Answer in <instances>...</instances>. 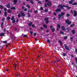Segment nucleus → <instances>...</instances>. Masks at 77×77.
Returning <instances> with one entry per match:
<instances>
[{"label": "nucleus", "instance_id": "09e8293b", "mask_svg": "<svg viewBox=\"0 0 77 77\" xmlns=\"http://www.w3.org/2000/svg\"><path fill=\"white\" fill-rule=\"evenodd\" d=\"M36 33H34L33 34L34 36H36Z\"/></svg>", "mask_w": 77, "mask_h": 77}, {"label": "nucleus", "instance_id": "ea45409f", "mask_svg": "<svg viewBox=\"0 0 77 77\" xmlns=\"http://www.w3.org/2000/svg\"><path fill=\"white\" fill-rule=\"evenodd\" d=\"M69 14H68L66 15L67 17H69Z\"/></svg>", "mask_w": 77, "mask_h": 77}, {"label": "nucleus", "instance_id": "f3484780", "mask_svg": "<svg viewBox=\"0 0 77 77\" xmlns=\"http://www.w3.org/2000/svg\"><path fill=\"white\" fill-rule=\"evenodd\" d=\"M77 3L76 2H75L72 4V5H77Z\"/></svg>", "mask_w": 77, "mask_h": 77}, {"label": "nucleus", "instance_id": "412c9836", "mask_svg": "<svg viewBox=\"0 0 77 77\" xmlns=\"http://www.w3.org/2000/svg\"><path fill=\"white\" fill-rule=\"evenodd\" d=\"M74 24H72V25H71L70 26L71 27H74Z\"/></svg>", "mask_w": 77, "mask_h": 77}, {"label": "nucleus", "instance_id": "dca6fc26", "mask_svg": "<svg viewBox=\"0 0 77 77\" xmlns=\"http://www.w3.org/2000/svg\"><path fill=\"white\" fill-rule=\"evenodd\" d=\"M17 2V0H14V5H15V3H16V2Z\"/></svg>", "mask_w": 77, "mask_h": 77}, {"label": "nucleus", "instance_id": "774afa93", "mask_svg": "<svg viewBox=\"0 0 77 77\" xmlns=\"http://www.w3.org/2000/svg\"><path fill=\"white\" fill-rule=\"evenodd\" d=\"M72 65H74V63H72Z\"/></svg>", "mask_w": 77, "mask_h": 77}, {"label": "nucleus", "instance_id": "f704fd0d", "mask_svg": "<svg viewBox=\"0 0 77 77\" xmlns=\"http://www.w3.org/2000/svg\"><path fill=\"white\" fill-rule=\"evenodd\" d=\"M55 29H52V32H54V31H55Z\"/></svg>", "mask_w": 77, "mask_h": 77}, {"label": "nucleus", "instance_id": "680f3d73", "mask_svg": "<svg viewBox=\"0 0 77 77\" xmlns=\"http://www.w3.org/2000/svg\"><path fill=\"white\" fill-rule=\"evenodd\" d=\"M75 51L77 53V49H75Z\"/></svg>", "mask_w": 77, "mask_h": 77}, {"label": "nucleus", "instance_id": "b1692460", "mask_svg": "<svg viewBox=\"0 0 77 77\" xmlns=\"http://www.w3.org/2000/svg\"><path fill=\"white\" fill-rule=\"evenodd\" d=\"M60 33L62 35H64V33L63 32H60Z\"/></svg>", "mask_w": 77, "mask_h": 77}, {"label": "nucleus", "instance_id": "cd10ccee", "mask_svg": "<svg viewBox=\"0 0 77 77\" xmlns=\"http://www.w3.org/2000/svg\"><path fill=\"white\" fill-rule=\"evenodd\" d=\"M0 8L1 9H3V6L1 5H0Z\"/></svg>", "mask_w": 77, "mask_h": 77}, {"label": "nucleus", "instance_id": "79ce46f5", "mask_svg": "<svg viewBox=\"0 0 77 77\" xmlns=\"http://www.w3.org/2000/svg\"><path fill=\"white\" fill-rule=\"evenodd\" d=\"M32 11V10H30L29 11H28V12L29 13V12H31Z\"/></svg>", "mask_w": 77, "mask_h": 77}, {"label": "nucleus", "instance_id": "3c124183", "mask_svg": "<svg viewBox=\"0 0 77 77\" xmlns=\"http://www.w3.org/2000/svg\"><path fill=\"white\" fill-rule=\"evenodd\" d=\"M18 17H21V15L19 14L18 15Z\"/></svg>", "mask_w": 77, "mask_h": 77}, {"label": "nucleus", "instance_id": "4468645a", "mask_svg": "<svg viewBox=\"0 0 77 77\" xmlns=\"http://www.w3.org/2000/svg\"><path fill=\"white\" fill-rule=\"evenodd\" d=\"M17 64H14V68H16L17 67Z\"/></svg>", "mask_w": 77, "mask_h": 77}, {"label": "nucleus", "instance_id": "a19ab883", "mask_svg": "<svg viewBox=\"0 0 77 77\" xmlns=\"http://www.w3.org/2000/svg\"><path fill=\"white\" fill-rule=\"evenodd\" d=\"M7 10V9H6V8H5L4 9V11H6V10Z\"/></svg>", "mask_w": 77, "mask_h": 77}, {"label": "nucleus", "instance_id": "69168bd1", "mask_svg": "<svg viewBox=\"0 0 77 77\" xmlns=\"http://www.w3.org/2000/svg\"><path fill=\"white\" fill-rule=\"evenodd\" d=\"M71 57H73L74 56H73V55H71Z\"/></svg>", "mask_w": 77, "mask_h": 77}, {"label": "nucleus", "instance_id": "2f4dec72", "mask_svg": "<svg viewBox=\"0 0 77 77\" xmlns=\"http://www.w3.org/2000/svg\"><path fill=\"white\" fill-rule=\"evenodd\" d=\"M15 75H16V76H18V77H20V75H18V74H15Z\"/></svg>", "mask_w": 77, "mask_h": 77}, {"label": "nucleus", "instance_id": "8fccbe9b", "mask_svg": "<svg viewBox=\"0 0 77 77\" xmlns=\"http://www.w3.org/2000/svg\"><path fill=\"white\" fill-rule=\"evenodd\" d=\"M27 8H25V9H24V11H27Z\"/></svg>", "mask_w": 77, "mask_h": 77}, {"label": "nucleus", "instance_id": "6ab92c4d", "mask_svg": "<svg viewBox=\"0 0 77 77\" xmlns=\"http://www.w3.org/2000/svg\"><path fill=\"white\" fill-rule=\"evenodd\" d=\"M8 13H11V10H8Z\"/></svg>", "mask_w": 77, "mask_h": 77}, {"label": "nucleus", "instance_id": "0eeeda50", "mask_svg": "<svg viewBox=\"0 0 77 77\" xmlns=\"http://www.w3.org/2000/svg\"><path fill=\"white\" fill-rule=\"evenodd\" d=\"M51 5V2H49L48 4V6H50Z\"/></svg>", "mask_w": 77, "mask_h": 77}, {"label": "nucleus", "instance_id": "7c9ffc66", "mask_svg": "<svg viewBox=\"0 0 77 77\" xmlns=\"http://www.w3.org/2000/svg\"><path fill=\"white\" fill-rule=\"evenodd\" d=\"M26 6H27V8H30V6H29V5H27Z\"/></svg>", "mask_w": 77, "mask_h": 77}, {"label": "nucleus", "instance_id": "393cba45", "mask_svg": "<svg viewBox=\"0 0 77 77\" xmlns=\"http://www.w3.org/2000/svg\"><path fill=\"white\" fill-rule=\"evenodd\" d=\"M4 15L5 17H6V15H7V13H6V12H5Z\"/></svg>", "mask_w": 77, "mask_h": 77}, {"label": "nucleus", "instance_id": "c756f323", "mask_svg": "<svg viewBox=\"0 0 77 77\" xmlns=\"http://www.w3.org/2000/svg\"><path fill=\"white\" fill-rule=\"evenodd\" d=\"M15 23V20H13V23Z\"/></svg>", "mask_w": 77, "mask_h": 77}, {"label": "nucleus", "instance_id": "423d86ee", "mask_svg": "<svg viewBox=\"0 0 77 77\" xmlns=\"http://www.w3.org/2000/svg\"><path fill=\"white\" fill-rule=\"evenodd\" d=\"M61 11V9H60H60H57L56 10L55 12H60Z\"/></svg>", "mask_w": 77, "mask_h": 77}, {"label": "nucleus", "instance_id": "864d4df0", "mask_svg": "<svg viewBox=\"0 0 77 77\" xmlns=\"http://www.w3.org/2000/svg\"><path fill=\"white\" fill-rule=\"evenodd\" d=\"M41 10H42L43 9V8L42 7H41L40 8Z\"/></svg>", "mask_w": 77, "mask_h": 77}, {"label": "nucleus", "instance_id": "f257e3e1", "mask_svg": "<svg viewBox=\"0 0 77 77\" xmlns=\"http://www.w3.org/2000/svg\"><path fill=\"white\" fill-rule=\"evenodd\" d=\"M63 7H66V8H67V9H71V7H69L68 6H65V5H63V6H62V5H58V8H61V9H63Z\"/></svg>", "mask_w": 77, "mask_h": 77}, {"label": "nucleus", "instance_id": "13d9d810", "mask_svg": "<svg viewBox=\"0 0 77 77\" xmlns=\"http://www.w3.org/2000/svg\"><path fill=\"white\" fill-rule=\"evenodd\" d=\"M70 39H71V41H72V37H71Z\"/></svg>", "mask_w": 77, "mask_h": 77}, {"label": "nucleus", "instance_id": "473e14b6", "mask_svg": "<svg viewBox=\"0 0 77 77\" xmlns=\"http://www.w3.org/2000/svg\"><path fill=\"white\" fill-rule=\"evenodd\" d=\"M3 43H4V44H6V43H7V42H6V41H4L3 42Z\"/></svg>", "mask_w": 77, "mask_h": 77}, {"label": "nucleus", "instance_id": "72a5a7b5", "mask_svg": "<svg viewBox=\"0 0 77 77\" xmlns=\"http://www.w3.org/2000/svg\"><path fill=\"white\" fill-rule=\"evenodd\" d=\"M30 2H31V3H32V4H33V1L31 0L30 1Z\"/></svg>", "mask_w": 77, "mask_h": 77}, {"label": "nucleus", "instance_id": "c9c22d12", "mask_svg": "<svg viewBox=\"0 0 77 77\" xmlns=\"http://www.w3.org/2000/svg\"><path fill=\"white\" fill-rule=\"evenodd\" d=\"M10 19H11V17H7V19L8 20H10Z\"/></svg>", "mask_w": 77, "mask_h": 77}, {"label": "nucleus", "instance_id": "338daca9", "mask_svg": "<svg viewBox=\"0 0 77 77\" xmlns=\"http://www.w3.org/2000/svg\"><path fill=\"white\" fill-rule=\"evenodd\" d=\"M50 27H51V28H53V26H51Z\"/></svg>", "mask_w": 77, "mask_h": 77}, {"label": "nucleus", "instance_id": "e433bc0d", "mask_svg": "<svg viewBox=\"0 0 77 77\" xmlns=\"http://www.w3.org/2000/svg\"><path fill=\"white\" fill-rule=\"evenodd\" d=\"M72 32L73 33H75V31L74 30H72Z\"/></svg>", "mask_w": 77, "mask_h": 77}, {"label": "nucleus", "instance_id": "603ef678", "mask_svg": "<svg viewBox=\"0 0 77 77\" xmlns=\"http://www.w3.org/2000/svg\"><path fill=\"white\" fill-rule=\"evenodd\" d=\"M71 12L72 14H73V12H72V11H71Z\"/></svg>", "mask_w": 77, "mask_h": 77}, {"label": "nucleus", "instance_id": "c03bdc74", "mask_svg": "<svg viewBox=\"0 0 77 77\" xmlns=\"http://www.w3.org/2000/svg\"><path fill=\"white\" fill-rule=\"evenodd\" d=\"M75 60L76 62L77 63V58H75Z\"/></svg>", "mask_w": 77, "mask_h": 77}, {"label": "nucleus", "instance_id": "9b49d317", "mask_svg": "<svg viewBox=\"0 0 77 77\" xmlns=\"http://www.w3.org/2000/svg\"><path fill=\"white\" fill-rule=\"evenodd\" d=\"M61 29L63 30H65V27L63 26H62L61 27Z\"/></svg>", "mask_w": 77, "mask_h": 77}, {"label": "nucleus", "instance_id": "1a4fd4ad", "mask_svg": "<svg viewBox=\"0 0 77 77\" xmlns=\"http://www.w3.org/2000/svg\"><path fill=\"white\" fill-rule=\"evenodd\" d=\"M20 14H21V16L24 17L25 15V14H24V13H23L22 11L21 12Z\"/></svg>", "mask_w": 77, "mask_h": 77}, {"label": "nucleus", "instance_id": "bf43d9fd", "mask_svg": "<svg viewBox=\"0 0 77 77\" xmlns=\"http://www.w3.org/2000/svg\"><path fill=\"white\" fill-rule=\"evenodd\" d=\"M40 29H41L42 30H43V28H42V27H40Z\"/></svg>", "mask_w": 77, "mask_h": 77}, {"label": "nucleus", "instance_id": "4c0bfd02", "mask_svg": "<svg viewBox=\"0 0 77 77\" xmlns=\"http://www.w3.org/2000/svg\"><path fill=\"white\" fill-rule=\"evenodd\" d=\"M67 39V36H65L64 38V39Z\"/></svg>", "mask_w": 77, "mask_h": 77}, {"label": "nucleus", "instance_id": "bb28decb", "mask_svg": "<svg viewBox=\"0 0 77 77\" xmlns=\"http://www.w3.org/2000/svg\"><path fill=\"white\" fill-rule=\"evenodd\" d=\"M32 27H34V28H35V26L34 25H32Z\"/></svg>", "mask_w": 77, "mask_h": 77}, {"label": "nucleus", "instance_id": "20e7f679", "mask_svg": "<svg viewBox=\"0 0 77 77\" xmlns=\"http://www.w3.org/2000/svg\"><path fill=\"white\" fill-rule=\"evenodd\" d=\"M48 17L45 18V21H46V23L47 24H48Z\"/></svg>", "mask_w": 77, "mask_h": 77}, {"label": "nucleus", "instance_id": "f03ea898", "mask_svg": "<svg viewBox=\"0 0 77 77\" xmlns=\"http://www.w3.org/2000/svg\"><path fill=\"white\" fill-rule=\"evenodd\" d=\"M66 23H67V24H69V25H70V24H71V22L69 21L68 20H66Z\"/></svg>", "mask_w": 77, "mask_h": 77}, {"label": "nucleus", "instance_id": "6e6d98bb", "mask_svg": "<svg viewBox=\"0 0 77 77\" xmlns=\"http://www.w3.org/2000/svg\"><path fill=\"white\" fill-rule=\"evenodd\" d=\"M54 15H56V13H54Z\"/></svg>", "mask_w": 77, "mask_h": 77}, {"label": "nucleus", "instance_id": "5fc2aeb1", "mask_svg": "<svg viewBox=\"0 0 77 77\" xmlns=\"http://www.w3.org/2000/svg\"><path fill=\"white\" fill-rule=\"evenodd\" d=\"M47 42H50V40H47Z\"/></svg>", "mask_w": 77, "mask_h": 77}, {"label": "nucleus", "instance_id": "39448f33", "mask_svg": "<svg viewBox=\"0 0 77 77\" xmlns=\"http://www.w3.org/2000/svg\"><path fill=\"white\" fill-rule=\"evenodd\" d=\"M73 12H74V17H76L77 16V12L75 11L74 10L73 11Z\"/></svg>", "mask_w": 77, "mask_h": 77}, {"label": "nucleus", "instance_id": "e2e57ef3", "mask_svg": "<svg viewBox=\"0 0 77 77\" xmlns=\"http://www.w3.org/2000/svg\"><path fill=\"white\" fill-rule=\"evenodd\" d=\"M63 56H65V54H63Z\"/></svg>", "mask_w": 77, "mask_h": 77}, {"label": "nucleus", "instance_id": "6e6552de", "mask_svg": "<svg viewBox=\"0 0 77 77\" xmlns=\"http://www.w3.org/2000/svg\"><path fill=\"white\" fill-rule=\"evenodd\" d=\"M74 2V0H71V1L69 2V4H72V2Z\"/></svg>", "mask_w": 77, "mask_h": 77}, {"label": "nucleus", "instance_id": "7ed1b4c3", "mask_svg": "<svg viewBox=\"0 0 77 77\" xmlns=\"http://www.w3.org/2000/svg\"><path fill=\"white\" fill-rule=\"evenodd\" d=\"M63 15H64V13L62 12L61 14L58 15L59 18H60V17H61V16H63Z\"/></svg>", "mask_w": 77, "mask_h": 77}, {"label": "nucleus", "instance_id": "a211bd4d", "mask_svg": "<svg viewBox=\"0 0 77 77\" xmlns=\"http://www.w3.org/2000/svg\"><path fill=\"white\" fill-rule=\"evenodd\" d=\"M43 26L45 28H47V25H43Z\"/></svg>", "mask_w": 77, "mask_h": 77}, {"label": "nucleus", "instance_id": "37998d69", "mask_svg": "<svg viewBox=\"0 0 77 77\" xmlns=\"http://www.w3.org/2000/svg\"><path fill=\"white\" fill-rule=\"evenodd\" d=\"M38 11H35L34 13H37Z\"/></svg>", "mask_w": 77, "mask_h": 77}, {"label": "nucleus", "instance_id": "aec40b11", "mask_svg": "<svg viewBox=\"0 0 77 77\" xmlns=\"http://www.w3.org/2000/svg\"><path fill=\"white\" fill-rule=\"evenodd\" d=\"M11 20H14V17L13 16V17H12V18H11Z\"/></svg>", "mask_w": 77, "mask_h": 77}, {"label": "nucleus", "instance_id": "58836bf2", "mask_svg": "<svg viewBox=\"0 0 77 77\" xmlns=\"http://www.w3.org/2000/svg\"><path fill=\"white\" fill-rule=\"evenodd\" d=\"M24 37H27V36L26 35H23Z\"/></svg>", "mask_w": 77, "mask_h": 77}, {"label": "nucleus", "instance_id": "ddd939ff", "mask_svg": "<svg viewBox=\"0 0 77 77\" xmlns=\"http://www.w3.org/2000/svg\"><path fill=\"white\" fill-rule=\"evenodd\" d=\"M5 35V33H2L0 35V36H3V35Z\"/></svg>", "mask_w": 77, "mask_h": 77}, {"label": "nucleus", "instance_id": "2eb2a0df", "mask_svg": "<svg viewBox=\"0 0 77 77\" xmlns=\"http://www.w3.org/2000/svg\"><path fill=\"white\" fill-rule=\"evenodd\" d=\"M6 7H7L8 8H10V5L9 4L8 5H6Z\"/></svg>", "mask_w": 77, "mask_h": 77}, {"label": "nucleus", "instance_id": "a878e982", "mask_svg": "<svg viewBox=\"0 0 77 77\" xmlns=\"http://www.w3.org/2000/svg\"><path fill=\"white\" fill-rule=\"evenodd\" d=\"M59 42H60V45H62V42H61V41H59Z\"/></svg>", "mask_w": 77, "mask_h": 77}, {"label": "nucleus", "instance_id": "49530a36", "mask_svg": "<svg viewBox=\"0 0 77 77\" xmlns=\"http://www.w3.org/2000/svg\"><path fill=\"white\" fill-rule=\"evenodd\" d=\"M30 34H31V35H32V34H33V32H30Z\"/></svg>", "mask_w": 77, "mask_h": 77}, {"label": "nucleus", "instance_id": "5701e85b", "mask_svg": "<svg viewBox=\"0 0 77 77\" xmlns=\"http://www.w3.org/2000/svg\"><path fill=\"white\" fill-rule=\"evenodd\" d=\"M57 26L58 28H60V25L59 24L57 25Z\"/></svg>", "mask_w": 77, "mask_h": 77}, {"label": "nucleus", "instance_id": "4d7b16f0", "mask_svg": "<svg viewBox=\"0 0 77 77\" xmlns=\"http://www.w3.org/2000/svg\"><path fill=\"white\" fill-rule=\"evenodd\" d=\"M48 11V10H46L45 11V12H47Z\"/></svg>", "mask_w": 77, "mask_h": 77}, {"label": "nucleus", "instance_id": "a18cd8bd", "mask_svg": "<svg viewBox=\"0 0 77 77\" xmlns=\"http://www.w3.org/2000/svg\"><path fill=\"white\" fill-rule=\"evenodd\" d=\"M5 19L4 18H2V21H5Z\"/></svg>", "mask_w": 77, "mask_h": 77}, {"label": "nucleus", "instance_id": "0e129e2a", "mask_svg": "<svg viewBox=\"0 0 77 77\" xmlns=\"http://www.w3.org/2000/svg\"><path fill=\"white\" fill-rule=\"evenodd\" d=\"M38 3H41V2H39V1H38Z\"/></svg>", "mask_w": 77, "mask_h": 77}, {"label": "nucleus", "instance_id": "9d476101", "mask_svg": "<svg viewBox=\"0 0 77 77\" xmlns=\"http://www.w3.org/2000/svg\"><path fill=\"white\" fill-rule=\"evenodd\" d=\"M32 22H31L28 24V26L29 27H30L31 26H32Z\"/></svg>", "mask_w": 77, "mask_h": 77}, {"label": "nucleus", "instance_id": "4be33fe9", "mask_svg": "<svg viewBox=\"0 0 77 77\" xmlns=\"http://www.w3.org/2000/svg\"><path fill=\"white\" fill-rule=\"evenodd\" d=\"M15 9V7H12L11 8V9Z\"/></svg>", "mask_w": 77, "mask_h": 77}, {"label": "nucleus", "instance_id": "052dcab7", "mask_svg": "<svg viewBox=\"0 0 77 77\" xmlns=\"http://www.w3.org/2000/svg\"><path fill=\"white\" fill-rule=\"evenodd\" d=\"M48 1V0H45V2H47Z\"/></svg>", "mask_w": 77, "mask_h": 77}, {"label": "nucleus", "instance_id": "c85d7f7f", "mask_svg": "<svg viewBox=\"0 0 77 77\" xmlns=\"http://www.w3.org/2000/svg\"><path fill=\"white\" fill-rule=\"evenodd\" d=\"M3 23H2L1 24V27H2V26H3Z\"/></svg>", "mask_w": 77, "mask_h": 77}, {"label": "nucleus", "instance_id": "de8ad7c7", "mask_svg": "<svg viewBox=\"0 0 77 77\" xmlns=\"http://www.w3.org/2000/svg\"><path fill=\"white\" fill-rule=\"evenodd\" d=\"M45 7H47V5L46 4H45Z\"/></svg>", "mask_w": 77, "mask_h": 77}, {"label": "nucleus", "instance_id": "f8f14e48", "mask_svg": "<svg viewBox=\"0 0 77 77\" xmlns=\"http://www.w3.org/2000/svg\"><path fill=\"white\" fill-rule=\"evenodd\" d=\"M65 48L66 49V50H69V48L68 47H67V46H66V45L65 46Z\"/></svg>", "mask_w": 77, "mask_h": 77}]
</instances>
